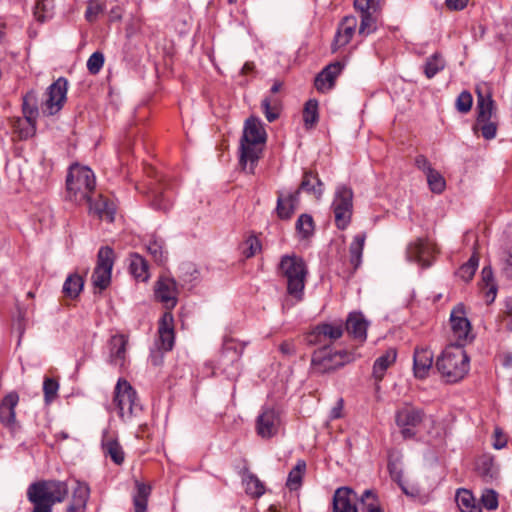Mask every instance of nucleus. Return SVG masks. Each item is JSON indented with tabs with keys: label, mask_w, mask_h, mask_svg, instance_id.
Masks as SVG:
<instances>
[{
	"label": "nucleus",
	"mask_w": 512,
	"mask_h": 512,
	"mask_svg": "<svg viewBox=\"0 0 512 512\" xmlns=\"http://www.w3.org/2000/svg\"><path fill=\"white\" fill-rule=\"evenodd\" d=\"M174 339L173 316L170 312H166L159 322L156 346L161 351H170L174 346Z\"/></svg>",
	"instance_id": "18"
},
{
	"label": "nucleus",
	"mask_w": 512,
	"mask_h": 512,
	"mask_svg": "<svg viewBox=\"0 0 512 512\" xmlns=\"http://www.w3.org/2000/svg\"><path fill=\"white\" fill-rule=\"evenodd\" d=\"M147 251L155 262L162 264L167 259V251L164 248V241L152 235L147 242Z\"/></svg>",
	"instance_id": "38"
},
{
	"label": "nucleus",
	"mask_w": 512,
	"mask_h": 512,
	"mask_svg": "<svg viewBox=\"0 0 512 512\" xmlns=\"http://www.w3.org/2000/svg\"><path fill=\"white\" fill-rule=\"evenodd\" d=\"M104 64V55L101 52H94L87 60V69L91 74H97Z\"/></svg>",
	"instance_id": "58"
},
{
	"label": "nucleus",
	"mask_w": 512,
	"mask_h": 512,
	"mask_svg": "<svg viewBox=\"0 0 512 512\" xmlns=\"http://www.w3.org/2000/svg\"><path fill=\"white\" fill-rule=\"evenodd\" d=\"M343 69L341 62H334L327 65L315 78L314 85L320 92L330 90L335 83V79L340 75Z\"/></svg>",
	"instance_id": "21"
},
{
	"label": "nucleus",
	"mask_w": 512,
	"mask_h": 512,
	"mask_svg": "<svg viewBox=\"0 0 512 512\" xmlns=\"http://www.w3.org/2000/svg\"><path fill=\"white\" fill-rule=\"evenodd\" d=\"M84 281L78 274L69 275L63 284V293L70 298H76L82 291Z\"/></svg>",
	"instance_id": "41"
},
{
	"label": "nucleus",
	"mask_w": 512,
	"mask_h": 512,
	"mask_svg": "<svg viewBox=\"0 0 512 512\" xmlns=\"http://www.w3.org/2000/svg\"><path fill=\"white\" fill-rule=\"evenodd\" d=\"M154 295L166 309H173L178 302V287L173 278L160 277L154 286Z\"/></svg>",
	"instance_id": "16"
},
{
	"label": "nucleus",
	"mask_w": 512,
	"mask_h": 512,
	"mask_svg": "<svg viewBox=\"0 0 512 512\" xmlns=\"http://www.w3.org/2000/svg\"><path fill=\"white\" fill-rule=\"evenodd\" d=\"M362 512H384L378 494L373 489H366L359 498Z\"/></svg>",
	"instance_id": "33"
},
{
	"label": "nucleus",
	"mask_w": 512,
	"mask_h": 512,
	"mask_svg": "<svg viewBox=\"0 0 512 512\" xmlns=\"http://www.w3.org/2000/svg\"><path fill=\"white\" fill-rule=\"evenodd\" d=\"M343 333L344 328L340 322L320 323L307 335V341L312 345L328 346V342L336 341Z\"/></svg>",
	"instance_id": "13"
},
{
	"label": "nucleus",
	"mask_w": 512,
	"mask_h": 512,
	"mask_svg": "<svg viewBox=\"0 0 512 512\" xmlns=\"http://www.w3.org/2000/svg\"><path fill=\"white\" fill-rule=\"evenodd\" d=\"M278 273L286 279L288 295L296 302L302 301L308 275L303 258L296 254L283 255L278 265Z\"/></svg>",
	"instance_id": "3"
},
{
	"label": "nucleus",
	"mask_w": 512,
	"mask_h": 512,
	"mask_svg": "<svg viewBox=\"0 0 512 512\" xmlns=\"http://www.w3.org/2000/svg\"><path fill=\"white\" fill-rule=\"evenodd\" d=\"M113 403L118 409L119 417L125 422L137 416L142 410L135 389L124 378H119L116 383Z\"/></svg>",
	"instance_id": "6"
},
{
	"label": "nucleus",
	"mask_w": 512,
	"mask_h": 512,
	"mask_svg": "<svg viewBox=\"0 0 512 512\" xmlns=\"http://www.w3.org/2000/svg\"><path fill=\"white\" fill-rule=\"evenodd\" d=\"M59 384L52 378H45L43 392L46 403H50L57 395Z\"/></svg>",
	"instance_id": "56"
},
{
	"label": "nucleus",
	"mask_w": 512,
	"mask_h": 512,
	"mask_svg": "<svg viewBox=\"0 0 512 512\" xmlns=\"http://www.w3.org/2000/svg\"><path fill=\"white\" fill-rule=\"evenodd\" d=\"M456 503L461 512H482L481 505L476 502L472 492L467 489H458Z\"/></svg>",
	"instance_id": "28"
},
{
	"label": "nucleus",
	"mask_w": 512,
	"mask_h": 512,
	"mask_svg": "<svg viewBox=\"0 0 512 512\" xmlns=\"http://www.w3.org/2000/svg\"><path fill=\"white\" fill-rule=\"evenodd\" d=\"M478 264H479V258L478 256L474 253L470 258L469 260L464 263L458 270L457 274L458 276L465 280V281H470L477 268H478Z\"/></svg>",
	"instance_id": "47"
},
{
	"label": "nucleus",
	"mask_w": 512,
	"mask_h": 512,
	"mask_svg": "<svg viewBox=\"0 0 512 512\" xmlns=\"http://www.w3.org/2000/svg\"><path fill=\"white\" fill-rule=\"evenodd\" d=\"M365 240H366V234L359 233L354 236V238L350 244V247H349L350 262L354 269H357L362 263V254H363Z\"/></svg>",
	"instance_id": "34"
},
{
	"label": "nucleus",
	"mask_w": 512,
	"mask_h": 512,
	"mask_svg": "<svg viewBox=\"0 0 512 512\" xmlns=\"http://www.w3.org/2000/svg\"><path fill=\"white\" fill-rule=\"evenodd\" d=\"M102 11H103V7L101 4L96 3V2H91L87 6V9L85 12V18L89 22H92V21L96 20V18L98 17V15L100 13H102Z\"/></svg>",
	"instance_id": "60"
},
{
	"label": "nucleus",
	"mask_w": 512,
	"mask_h": 512,
	"mask_svg": "<svg viewBox=\"0 0 512 512\" xmlns=\"http://www.w3.org/2000/svg\"><path fill=\"white\" fill-rule=\"evenodd\" d=\"M445 67V61L440 53H434L427 58L424 65V74L428 79L433 78L438 72Z\"/></svg>",
	"instance_id": "45"
},
{
	"label": "nucleus",
	"mask_w": 512,
	"mask_h": 512,
	"mask_svg": "<svg viewBox=\"0 0 512 512\" xmlns=\"http://www.w3.org/2000/svg\"><path fill=\"white\" fill-rule=\"evenodd\" d=\"M13 131L18 135L20 140H26L35 135L36 120L23 118H16L12 123Z\"/></svg>",
	"instance_id": "29"
},
{
	"label": "nucleus",
	"mask_w": 512,
	"mask_h": 512,
	"mask_svg": "<svg viewBox=\"0 0 512 512\" xmlns=\"http://www.w3.org/2000/svg\"><path fill=\"white\" fill-rule=\"evenodd\" d=\"M67 84V80L60 77L48 87L45 100L40 106L43 114L51 116L61 110L66 100Z\"/></svg>",
	"instance_id": "12"
},
{
	"label": "nucleus",
	"mask_w": 512,
	"mask_h": 512,
	"mask_svg": "<svg viewBox=\"0 0 512 512\" xmlns=\"http://www.w3.org/2000/svg\"><path fill=\"white\" fill-rule=\"evenodd\" d=\"M151 205L156 210L167 211L171 207V200L164 195L162 191H154L152 194Z\"/></svg>",
	"instance_id": "53"
},
{
	"label": "nucleus",
	"mask_w": 512,
	"mask_h": 512,
	"mask_svg": "<svg viewBox=\"0 0 512 512\" xmlns=\"http://www.w3.org/2000/svg\"><path fill=\"white\" fill-rule=\"evenodd\" d=\"M436 249L432 243L423 239H417L408 245L406 257L423 268L431 266Z\"/></svg>",
	"instance_id": "15"
},
{
	"label": "nucleus",
	"mask_w": 512,
	"mask_h": 512,
	"mask_svg": "<svg viewBox=\"0 0 512 512\" xmlns=\"http://www.w3.org/2000/svg\"><path fill=\"white\" fill-rule=\"evenodd\" d=\"M413 363L415 377L425 378L433 364V352L428 348H416Z\"/></svg>",
	"instance_id": "25"
},
{
	"label": "nucleus",
	"mask_w": 512,
	"mask_h": 512,
	"mask_svg": "<svg viewBox=\"0 0 512 512\" xmlns=\"http://www.w3.org/2000/svg\"><path fill=\"white\" fill-rule=\"evenodd\" d=\"M89 202L91 209H93L101 219H106L109 222L114 220L116 206L113 202L109 201L107 198H104L102 195H100L99 199L94 203L91 201Z\"/></svg>",
	"instance_id": "32"
},
{
	"label": "nucleus",
	"mask_w": 512,
	"mask_h": 512,
	"mask_svg": "<svg viewBox=\"0 0 512 512\" xmlns=\"http://www.w3.org/2000/svg\"><path fill=\"white\" fill-rule=\"evenodd\" d=\"M306 470V463L303 460H299L295 467L289 472L286 486L290 490H297L302 484V478Z\"/></svg>",
	"instance_id": "43"
},
{
	"label": "nucleus",
	"mask_w": 512,
	"mask_h": 512,
	"mask_svg": "<svg viewBox=\"0 0 512 512\" xmlns=\"http://www.w3.org/2000/svg\"><path fill=\"white\" fill-rule=\"evenodd\" d=\"M261 251L260 240L255 236L248 237L242 246V253L246 258H251Z\"/></svg>",
	"instance_id": "51"
},
{
	"label": "nucleus",
	"mask_w": 512,
	"mask_h": 512,
	"mask_svg": "<svg viewBox=\"0 0 512 512\" xmlns=\"http://www.w3.org/2000/svg\"><path fill=\"white\" fill-rule=\"evenodd\" d=\"M128 339L123 334L111 337L109 341V363L114 366L123 367L126 358V347Z\"/></svg>",
	"instance_id": "23"
},
{
	"label": "nucleus",
	"mask_w": 512,
	"mask_h": 512,
	"mask_svg": "<svg viewBox=\"0 0 512 512\" xmlns=\"http://www.w3.org/2000/svg\"><path fill=\"white\" fill-rule=\"evenodd\" d=\"M266 141V131L257 117L245 121L243 135L240 141V164L244 170L254 173V168L260 158L261 146Z\"/></svg>",
	"instance_id": "1"
},
{
	"label": "nucleus",
	"mask_w": 512,
	"mask_h": 512,
	"mask_svg": "<svg viewBox=\"0 0 512 512\" xmlns=\"http://www.w3.org/2000/svg\"><path fill=\"white\" fill-rule=\"evenodd\" d=\"M22 112L27 119L37 120L39 115L36 93L31 90L23 96Z\"/></svg>",
	"instance_id": "39"
},
{
	"label": "nucleus",
	"mask_w": 512,
	"mask_h": 512,
	"mask_svg": "<svg viewBox=\"0 0 512 512\" xmlns=\"http://www.w3.org/2000/svg\"><path fill=\"white\" fill-rule=\"evenodd\" d=\"M261 105H262V109L265 114V117L269 122H273L274 120L277 119L278 114L271 110V103L268 98L263 99Z\"/></svg>",
	"instance_id": "63"
},
{
	"label": "nucleus",
	"mask_w": 512,
	"mask_h": 512,
	"mask_svg": "<svg viewBox=\"0 0 512 512\" xmlns=\"http://www.w3.org/2000/svg\"><path fill=\"white\" fill-rule=\"evenodd\" d=\"M114 264V252L112 248L101 247L97 255V265L92 274V283L96 288L104 290L111 281V272Z\"/></svg>",
	"instance_id": "10"
},
{
	"label": "nucleus",
	"mask_w": 512,
	"mask_h": 512,
	"mask_svg": "<svg viewBox=\"0 0 512 512\" xmlns=\"http://www.w3.org/2000/svg\"><path fill=\"white\" fill-rule=\"evenodd\" d=\"M474 131L480 130L482 133V136L487 139L491 140L494 139L497 132V126L494 122L491 120H487V122H482L481 124H478L476 122L475 126L473 127Z\"/></svg>",
	"instance_id": "55"
},
{
	"label": "nucleus",
	"mask_w": 512,
	"mask_h": 512,
	"mask_svg": "<svg viewBox=\"0 0 512 512\" xmlns=\"http://www.w3.org/2000/svg\"><path fill=\"white\" fill-rule=\"evenodd\" d=\"M103 453L106 457H110L116 465H121L124 462V451L115 439L109 438L102 442Z\"/></svg>",
	"instance_id": "36"
},
{
	"label": "nucleus",
	"mask_w": 512,
	"mask_h": 512,
	"mask_svg": "<svg viewBox=\"0 0 512 512\" xmlns=\"http://www.w3.org/2000/svg\"><path fill=\"white\" fill-rule=\"evenodd\" d=\"M450 344L453 346L464 347L472 342L474 335L472 333L471 323L466 317L463 304L456 305L450 313Z\"/></svg>",
	"instance_id": "7"
},
{
	"label": "nucleus",
	"mask_w": 512,
	"mask_h": 512,
	"mask_svg": "<svg viewBox=\"0 0 512 512\" xmlns=\"http://www.w3.org/2000/svg\"><path fill=\"white\" fill-rule=\"evenodd\" d=\"M241 352L235 347L226 346L221 351L216 369L224 374L228 379L235 380L241 369Z\"/></svg>",
	"instance_id": "14"
},
{
	"label": "nucleus",
	"mask_w": 512,
	"mask_h": 512,
	"mask_svg": "<svg viewBox=\"0 0 512 512\" xmlns=\"http://www.w3.org/2000/svg\"><path fill=\"white\" fill-rule=\"evenodd\" d=\"M150 491L149 486L136 481V493L133 495L135 512H146Z\"/></svg>",
	"instance_id": "40"
},
{
	"label": "nucleus",
	"mask_w": 512,
	"mask_h": 512,
	"mask_svg": "<svg viewBox=\"0 0 512 512\" xmlns=\"http://www.w3.org/2000/svg\"><path fill=\"white\" fill-rule=\"evenodd\" d=\"M356 493L349 487L336 489L333 495L332 512H358Z\"/></svg>",
	"instance_id": "19"
},
{
	"label": "nucleus",
	"mask_w": 512,
	"mask_h": 512,
	"mask_svg": "<svg viewBox=\"0 0 512 512\" xmlns=\"http://www.w3.org/2000/svg\"><path fill=\"white\" fill-rule=\"evenodd\" d=\"M69 493L68 484L60 480H39L29 485L27 498L33 512H52L56 503H62Z\"/></svg>",
	"instance_id": "2"
},
{
	"label": "nucleus",
	"mask_w": 512,
	"mask_h": 512,
	"mask_svg": "<svg viewBox=\"0 0 512 512\" xmlns=\"http://www.w3.org/2000/svg\"><path fill=\"white\" fill-rule=\"evenodd\" d=\"M19 402L17 392L8 393L0 402V422L7 427H13L16 423L15 408Z\"/></svg>",
	"instance_id": "22"
},
{
	"label": "nucleus",
	"mask_w": 512,
	"mask_h": 512,
	"mask_svg": "<svg viewBox=\"0 0 512 512\" xmlns=\"http://www.w3.org/2000/svg\"><path fill=\"white\" fill-rule=\"evenodd\" d=\"M477 123L481 124L482 122H487V120H491L493 113V101L491 98H484L482 95H479L477 100Z\"/></svg>",
	"instance_id": "46"
},
{
	"label": "nucleus",
	"mask_w": 512,
	"mask_h": 512,
	"mask_svg": "<svg viewBox=\"0 0 512 512\" xmlns=\"http://www.w3.org/2000/svg\"><path fill=\"white\" fill-rule=\"evenodd\" d=\"M95 175L86 166L74 164L66 179L69 198L75 202L91 201L90 194L95 188Z\"/></svg>",
	"instance_id": "5"
},
{
	"label": "nucleus",
	"mask_w": 512,
	"mask_h": 512,
	"mask_svg": "<svg viewBox=\"0 0 512 512\" xmlns=\"http://www.w3.org/2000/svg\"><path fill=\"white\" fill-rule=\"evenodd\" d=\"M506 444H507V439H506L505 435L502 433V431L500 429L496 428L494 431V442H493L494 448L502 449L506 446Z\"/></svg>",
	"instance_id": "64"
},
{
	"label": "nucleus",
	"mask_w": 512,
	"mask_h": 512,
	"mask_svg": "<svg viewBox=\"0 0 512 512\" xmlns=\"http://www.w3.org/2000/svg\"><path fill=\"white\" fill-rule=\"evenodd\" d=\"M354 7L358 11L379 12L381 9V0H354Z\"/></svg>",
	"instance_id": "59"
},
{
	"label": "nucleus",
	"mask_w": 512,
	"mask_h": 512,
	"mask_svg": "<svg viewBox=\"0 0 512 512\" xmlns=\"http://www.w3.org/2000/svg\"><path fill=\"white\" fill-rule=\"evenodd\" d=\"M469 357L459 346L448 345L436 361V367L445 380L455 383L469 371Z\"/></svg>",
	"instance_id": "4"
},
{
	"label": "nucleus",
	"mask_w": 512,
	"mask_h": 512,
	"mask_svg": "<svg viewBox=\"0 0 512 512\" xmlns=\"http://www.w3.org/2000/svg\"><path fill=\"white\" fill-rule=\"evenodd\" d=\"M351 359L346 351L332 352L329 346H323L313 353L311 369L314 373L324 374L344 366Z\"/></svg>",
	"instance_id": "8"
},
{
	"label": "nucleus",
	"mask_w": 512,
	"mask_h": 512,
	"mask_svg": "<svg viewBox=\"0 0 512 512\" xmlns=\"http://www.w3.org/2000/svg\"><path fill=\"white\" fill-rule=\"evenodd\" d=\"M481 504L487 510H495L498 507V495L492 489H486L481 495Z\"/></svg>",
	"instance_id": "54"
},
{
	"label": "nucleus",
	"mask_w": 512,
	"mask_h": 512,
	"mask_svg": "<svg viewBox=\"0 0 512 512\" xmlns=\"http://www.w3.org/2000/svg\"><path fill=\"white\" fill-rule=\"evenodd\" d=\"M368 321L362 313L352 312L348 315L346 320L347 332L359 342H364L367 338Z\"/></svg>",
	"instance_id": "24"
},
{
	"label": "nucleus",
	"mask_w": 512,
	"mask_h": 512,
	"mask_svg": "<svg viewBox=\"0 0 512 512\" xmlns=\"http://www.w3.org/2000/svg\"><path fill=\"white\" fill-rule=\"evenodd\" d=\"M335 224L338 229L344 230L351 221L353 211V191L345 185L337 186L332 202Z\"/></svg>",
	"instance_id": "9"
},
{
	"label": "nucleus",
	"mask_w": 512,
	"mask_h": 512,
	"mask_svg": "<svg viewBox=\"0 0 512 512\" xmlns=\"http://www.w3.org/2000/svg\"><path fill=\"white\" fill-rule=\"evenodd\" d=\"M129 270L138 281L145 282L149 278L147 261L139 254L135 253L130 256Z\"/></svg>",
	"instance_id": "31"
},
{
	"label": "nucleus",
	"mask_w": 512,
	"mask_h": 512,
	"mask_svg": "<svg viewBox=\"0 0 512 512\" xmlns=\"http://www.w3.org/2000/svg\"><path fill=\"white\" fill-rule=\"evenodd\" d=\"M358 20L355 16H346L342 19L333 41V50L346 46L355 34Z\"/></svg>",
	"instance_id": "20"
},
{
	"label": "nucleus",
	"mask_w": 512,
	"mask_h": 512,
	"mask_svg": "<svg viewBox=\"0 0 512 512\" xmlns=\"http://www.w3.org/2000/svg\"><path fill=\"white\" fill-rule=\"evenodd\" d=\"M503 322L507 330L512 331V299H507L503 311Z\"/></svg>",
	"instance_id": "61"
},
{
	"label": "nucleus",
	"mask_w": 512,
	"mask_h": 512,
	"mask_svg": "<svg viewBox=\"0 0 512 512\" xmlns=\"http://www.w3.org/2000/svg\"><path fill=\"white\" fill-rule=\"evenodd\" d=\"M319 120L318 101L310 99L305 103L303 109V121L306 129L313 128Z\"/></svg>",
	"instance_id": "42"
},
{
	"label": "nucleus",
	"mask_w": 512,
	"mask_h": 512,
	"mask_svg": "<svg viewBox=\"0 0 512 512\" xmlns=\"http://www.w3.org/2000/svg\"><path fill=\"white\" fill-rule=\"evenodd\" d=\"M245 492L254 497L259 498L265 493V486L263 482L253 473L246 472L242 478Z\"/></svg>",
	"instance_id": "35"
},
{
	"label": "nucleus",
	"mask_w": 512,
	"mask_h": 512,
	"mask_svg": "<svg viewBox=\"0 0 512 512\" xmlns=\"http://www.w3.org/2000/svg\"><path fill=\"white\" fill-rule=\"evenodd\" d=\"M427 182L429 185V188L434 193H441L445 189V179L442 177V175L437 172L435 169L432 171H429L428 174H426Z\"/></svg>",
	"instance_id": "49"
},
{
	"label": "nucleus",
	"mask_w": 512,
	"mask_h": 512,
	"mask_svg": "<svg viewBox=\"0 0 512 512\" xmlns=\"http://www.w3.org/2000/svg\"><path fill=\"white\" fill-rule=\"evenodd\" d=\"M76 484L73 490L72 502L86 506L90 495V488L84 482L77 481Z\"/></svg>",
	"instance_id": "50"
},
{
	"label": "nucleus",
	"mask_w": 512,
	"mask_h": 512,
	"mask_svg": "<svg viewBox=\"0 0 512 512\" xmlns=\"http://www.w3.org/2000/svg\"><path fill=\"white\" fill-rule=\"evenodd\" d=\"M360 12V26L358 29V33L360 36L366 37L377 29V13L378 12H370V11H359Z\"/></svg>",
	"instance_id": "37"
},
{
	"label": "nucleus",
	"mask_w": 512,
	"mask_h": 512,
	"mask_svg": "<svg viewBox=\"0 0 512 512\" xmlns=\"http://www.w3.org/2000/svg\"><path fill=\"white\" fill-rule=\"evenodd\" d=\"M296 229L303 237L309 236L314 229L313 218L308 214L300 215L296 222Z\"/></svg>",
	"instance_id": "52"
},
{
	"label": "nucleus",
	"mask_w": 512,
	"mask_h": 512,
	"mask_svg": "<svg viewBox=\"0 0 512 512\" xmlns=\"http://www.w3.org/2000/svg\"><path fill=\"white\" fill-rule=\"evenodd\" d=\"M396 357V350L391 348L375 360L373 365V375L377 380H381L383 378L385 371L395 362Z\"/></svg>",
	"instance_id": "30"
},
{
	"label": "nucleus",
	"mask_w": 512,
	"mask_h": 512,
	"mask_svg": "<svg viewBox=\"0 0 512 512\" xmlns=\"http://www.w3.org/2000/svg\"><path fill=\"white\" fill-rule=\"evenodd\" d=\"M280 425L278 411L271 407H264L256 419V432L262 438H271L278 433Z\"/></svg>",
	"instance_id": "17"
},
{
	"label": "nucleus",
	"mask_w": 512,
	"mask_h": 512,
	"mask_svg": "<svg viewBox=\"0 0 512 512\" xmlns=\"http://www.w3.org/2000/svg\"><path fill=\"white\" fill-rule=\"evenodd\" d=\"M415 165L418 169L422 170L425 174H428L429 171L433 170L429 160L424 155L416 156Z\"/></svg>",
	"instance_id": "62"
},
{
	"label": "nucleus",
	"mask_w": 512,
	"mask_h": 512,
	"mask_svg": "<svg viewBox=\"0 0 512 512\" xmlns=\"http://www.w3.org/2000/svg\"><path fill=\"white\" fill-rule=\"evenodd\" d=\"M34 17L39 22H45L54 15V5L51 0H37L34 6Z\"/></svg>",
	"instance_id": "44"
},
{
	"label": "nucleus",
	"mask_w": 512,
	"mask_h": 512,
	"mask_svg": "<svg viewBox=\"0 0 512 512\" xmlns=\"http://www.w3.org/2000/svg\"><path fill=\"white\" fill-rule=\"evenodd\" d=\"M299 195V191H296L295 193H290L286 196L283 194H279L277 199V215L281 219H289L295 210L294 203L297 202Z\"/></svg>",
	"instance_id": "27"
},
{
	"label": "nucleus",
	"mask_w": 512,
	"mask_h": 512,
	"mask_svg": "<svg viewBox=\"0 0 512 512\" xmlns=\"http://www.w3.org/2000/svg\"><path fill=\"white\" fill-rule=\"evenodd\" d=\"M324 184L319 179L317 173L312 171H305L300 187L297 191H304L313 194L317 199L321 198L323 194Z\"/></svg>",
	"instance_id": "26"
},
{
	"label": "nucleus",
	"mask_w": 512,
	"mask_h": 512,
	"mask_svg": "<svg viewBox=\"0 0 512 512\" xmlns=\"http://www.w3.org/2000/svg\"><path fill=\"white\" fill-rule=\"evenodd\" d=\"M473 103L472 95L468 91H463L456 99V109L461 113H467L471 110Z\"/></svg>",
	"instance_id": "57"
},
{
	"label": "nucleus",
	"mask_w": 512,
	"mask_h": 512,
	"mask_svg": "<svg viewBox=\"0 0 512 512\" xmlns=\"http://www.w3.org/2000/svg\"><path fill=\"white\" fill-rule=\"evenodd\" d=\"M425 413L422 409L411 405H405L398 409L395 415V422L401 430L404 439L415 437V428L422 423Z\"/></svg>",
	"instance_id": "11"
},
{
	"label": "nucleus",
	"mask_w": 512,
	"mask_h": 512,
	"mask_svg": "<svg viewBox=\"0 0 512 512\" xmlns=\"http://www.w3.org/2000/svg\"><path fill=\"white\" fill-rule=\"evenodd\" d=\"M502 272L507 278H512V245L502 248L500 253Z\"/></svg>",
	"instance_id": "48"
}]
</instances>
